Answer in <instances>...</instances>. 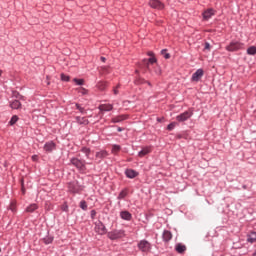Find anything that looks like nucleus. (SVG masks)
I'll return each mask as SVG.
<instances>
[{"label": "nucleus", "mask_w": 256, "mask_h": 256, "mask_svg": "<svg viewBox=\"0 0 256 256\" xmlns=\"http://www.w3.org/2000/svg\"><path fill=\"white\" fill-rule=\"evenodd\" d=\"M68 193L72 195H81L83 193L85 186H83L79 181L73 180L68 183Z\"/></svg>", "instance_id": "1"}, {"label": "nucleus", "mask_w": 256, "mask_h": 256, "mask_svg": "<svg viewBox=\"0 0 256 256\" xmlns=\"http://www.w3.org/2000/svg\"><path fill=\"white\" fill-rule=\"evenodd\" d=\"M70 163L81 173H85V171H87V162H85V160L73 157L70 159Z\"/></svg>", "instance_id": "2"}, {"label": "nucleus", "mask_w": 256, "mask_h": 256, "mask_svg": "<svg viewBox=\"0 0 256 256\" xmlns=\"http://www.w3.org/2000/svg\"><path fill=\"white\" fill-rule=\"evenodd\" d=\"M108 239H110L111 241H115L117 239H123V237H125V230L121 229V230H112L110 232H108L107 234Z\"/></svg>", "instance_id": "3"}, {"label": "nucleus", "mask_w": 256, "mask_h": 256, "mask_svg": "<svg viewBox=\"0 0 256 256\" xmlns=\"http://www.w3.org/2000/svg\"><path fill=\"white\" fill-rule=\"evenodd\" d=\"M193 117V109H188L187 111L176 116V121L178 123H185V121H189Z\"/></svg>", "instance_id": "4"}, {"label": "nucleus", "mask_w": 256, "mask_h": 256, "mask_svg": "<svg viewBox=\"0 0 256 256\" xmlns=\"http://www.w3.org/2000/svg\"><path fill=\"white\" fill-rule=\"evenodd\" d=\"M137 247L142 253H150L152 249L151 243L147 240H140Z\"/></svg>", "instance_id": "5"}, {"label": "nucleus", "mask_w": 256, "mask_h": 256, "mask_svg": "<svg viewBox=\"0 0 256 256\" xmlns=\"http://www.w3.org/2000/svg\"><path fill=\"white\" fill-rule=\"evenodd\" d=\"M244 46H245V44H243L239 41H232V42H230V44L228 46H226V51H229L231 53H233L235 51H241V49H243Z\"/></svg>", "instance_id": "6"}, {"label": "nucleus", "mask_w": 256, "mask_h": 256, "mask_svg": "<svg viewBox=\"0 0 256 256\" xmlns=\"http://www.w3.org/2000/svg\"><path fill=\"white\" fill-rule=\"evenodd\" d=\"M94 225H95L94 227L95 233H97L98 235H106L107 227H105V224H103V222L97 221L94 223Z\"/></svg>", "instance_id": "7"}, {"label": "nucleus", "mask_w": 256, "mask_h": 256, "mask_svg": "<svg viewBox=\"0 0 256 256\" xmlns=\"http://www.w3.org/2000/svg\"><path fill=\"white\" fill-rule=\"evenodd\" d=\"M99 115L103 116L105 113L109 111H113V104H100L99 107Z\"/></svg>", "instance_id": "8"}, {"label": "nucleus", "mask_w": 256, "mask_h": 256, "mask_svg": "<svg viewBox=\"0 0 256 256\" xmlns=\"http://www.w3.org/2000/svg\"><path fill=\"white\" fill-rule=\"evenodd\" d=\"M57 149V144H55V142L53 141H48L44 144V151H46V153H53V151H55Z\"/></svg>", "instance_id": "9"}, {"label": "nucleus", "mask_w": 256, "mask_h": 256, "mask_svg": "<svg viewBox=\"0 0 256 256\" xmlns=\"http://www.w3.org/2000/svg\"><path fill=\"white\" fill-rule=\"evenodd\" d=\"M149 5L152 9L161 10L165 8V5L159 0H150Z\"/></svg>", "instance_id": "10"}, {"label": "nucleus", "mask_w": 256, "mask_h": 256, "mask_svg": "<svg viewBox=\"0 0 256 256\" xmlns=\"http://www.w3.org/2000/svg\"><path fill=\"white\" fill-rule=\"evenodd\" d=\"M173 239V234L169 230H164L162 233V240L164 243H169Z\"/></svg>", "instance_id": "11"}, {"label": "nucleus", "mask_w": 256, "mask_h": 256, "mask_svg": "<svg viewBox=\"0 0 256 256\" xmlns=\"http://www.w3.org/2000/svg\"><path fill=\"white\" fill-rule=\"evenodd\" d=\"M213 15H215V11L213 10V8H209L206 11L203 12L202 16L203 19L205 21H209V19H211L213 17Z\"/></svg>", "instance_id": "12"}, {"label": "nucleus", "mask_w": 256, "mask_h": 256, "mask_svg": "<svg viewBox=\"0 0 256 256\" xmlns=\"http://www.w3.org/2000/svg\"><path fill=\"white\" fill-rule=\"evenodd\" d=\"M120 218L123 219V221H131L133 219V215L129 211L123 210L120 212Z\"/></svg>", "instance_id": "13"}, {"label": "nucleus", "mask_w": 256, "mask_h": 256, "mask_svg": "<svg viewBox=\"0 0 256 256\" xmlns=\"http://www.w3.org/2000/svg\"><path fill=\"white\" fill-rule=\"evenodd\" d=\"M142 63L144 65V67H146V69L149 71V65H153V63H157V58L154 57H150L149 59H143Z\"/></svg>", "instance_id": "14"}, {"label": "nucleus", "mask_w": 256, "mask_h": 256, "mask_svg": "<svg viewBox=\"0 0 256 256\" xmlns=\"http://www.w3.org/2000/svg\"><path fill=\"white\" fill-rule=\"evenodd\" d=\"M127 119H129V115L127 114H122L119 116H116L114 118L111 119L112 123H121L122 121H127Z\"/></svg>", "instance_id": "15"}, {"label": "nucleus", "mask_w": 256, "mask_h": 256, "mask_svg": "<svg viewBox=\"0 0 256 256\" xmlns=\"http://www.w3.org/2000/svg\"><path fill=\"white\" fill-rule=\"evenodd\" d=\"M203 75H204V71H203V69L200 68V69L196 70L195 73L192 74L191 79H192V81L197 82L201 79V77H203Z\"/></svg>", "instance_id": "16"}, {"label": "nucleus", "mask_w": 256, "mask_h": 256, "mask_svg": "<svg viewBox=\"0 0 256 256\" xmlns=\"http://www.w3.org/2000/svg\"><path fill=\"white\" fill-rule=\"evenodd\" d=\"M125 175H126V177H128V179H135V177H137V175H139V173L133 169H127L125 171Z\"/></svg>", "instance_id": "17"}, {"label": "nucleus", "mask_w": 256, "mask_h": 256, "mask_svg": "<svg viewBox=\"0 0 256 256\" xmlns=\"http://www.w3.org/2000/svg\"><path fill=\"white\" fill-rule=\"evenodd\" d=\"M11 109H21L22 104L20 100H12L9 102Z\"/></svg>", "instance_id": "18"}, {"label": "nucleus", "mask_w": 256, "mask_h": 256, "mask_svg": "<svg viewBox=\"0 0 256 256\" xmlns=\"http://www.w3.org/2000/svg\"><path fill=\"white\" fill-rule=\"evenodd\" d=\"M76 123H78V125H89V120H87V118L85 117H81V116H76Z\"/></svg>", "instance_id": "19"}, {"label": "nucleus", "mask_w": 256, "mask_h": 256, "mask_svg": "<svg viewBox=\"0 0 256 256\" xmlns=\"http://www.w3.org/2000/svg\"><path fill=\"white\" fill-rule=\"evenodd\" d=\"M135 85H144V83H146L147 85H149L151 87V82L146 81L145 79L141 78V77H137L134 80Z\"/></svg>", "instance_id": "20"}, {"label": "nucleus", "mask_w": 256, "mask_h": 256, "mask_svg": "<svg viewBox=\"0 0 256 256\" xmlns=\"http://www.w3.org/2000/svg\"><path fill=\"white\" fill-rule=\"evenodd\" d=\"M247 242L248 243H255L256 242V232L252 231L249 234H247Z\"/></svg>", "instance_id": "21"}, {"label": "nucleus", "mask_w": 256, "mask_h": 256, "mask_svg": "<svg viewBox=\"0 0 256 256\" xmlns=\"http://www.w3.org/2000/svg\"><path fill=\"white\" fill-rule=\"evenodd\" d=\"M108 156H109V152H107V150H101L96 153L97 159H105V157H108Z\"/></svg>", "instance_id": "22"}, {"label": "nucleus", "mask_w": 256, "mask_h": 256, "mask_svg": "<svg viewBox=\"0 0 256 256\" xmlns=\"http://www.w3.org/2000/svg\"><path fill=\"white\" fill-rule=\"evenodd\" d=\"M175 251H177V253L182 254L184 251H187V246H185V245H183L181 243H178L175 246Z\"/></svg>", "instance_id": "23"}, {"label": "nucleus", "mask_w": 256, "mask_h": 256, "mask_svg": "<svg viewBox=\"0 0 256 256\" xmlns=\"http://www.w3.org/2000/svg\"><path fill=\"white\" fill-rule=\"evenodd\" d=\"M12 97L17 101H25V97L17 91H12Z\"/></svg>", "instance_id": "24"}, {"label": "nucleus", "mask_w": 256, "mask_h": 256, "mask_svg": "<svg viewBox=\"0 0 256 256\" xmlns=\"http://www.w3.org/2000/svg\"><path fill=\"white\" fill-rule=\"evenodd\" d=\"M80 151H81V153H84V155L86 156L87 159H91V157H90V155H91V148L82 147Z\"/></svg>", "instance_id": "25"}, {"label": "nucleus", "mask_w": 256, "mask_h": 256, "mask_svg": "<svg viewBox=\"0 0 256 256\" xmlns=\"http://www.w3.org/2000/svg\"><path fill=\"white\" fill-rule=\"evenodd\" d=\"M37 209H39V206H37V204H30V205L26 208V212H27V213H34V211H37Z\"/></svg>", "instance_id": "26"}, {"label": "nucleus", "mask_w": 256, "mask_h": 256, "mask_svg": "<svg viewBox=\"0 0 256 256\" xmlns=\"http://www.w3.org/2000/svg\"><path fill=\"white\" fill-rule=\"evenodd\" d=\"M121 151V145L114 144L112 145L111 153L112 155H117Z\"/></svg>", "instance_id": "27"}, {"label": "nucleus", "mask_w": 256, "mask_h": 256, "mask_svg": "<svg viewBox=\"0 0 256 256\" xmlns=\"http://www.w3.org/2000/svg\"><path fill=\"white\" fill-rule=\"evenodd\" d=\"M151 153V149L149 148H143L139 153V157H145V155H149Z\"/></svg>", "instance_id": "28"}, {"label": "nucleus", "mask_w": 256, "mask_h": 256, "mask_svg": "<svg viewBox=\"0 0 256 256\" xmlns=\"http://www.w3.org/2000/svg\"><path fill=\"white\" fill-rule=\"evenodd\" d=\"M127 195H128L127 189H123V190L119 193L117 199H118L119 201H121V200L125 199V197H127Z\"/></svg>", "instance_id": "29"}, {"label": "nucleus", "mask_w": 256, "mask_h": 256, "mask_svg": "<svg viewBox=\"0 0 256 256\" xmlns=\"http://www.w3.org/2000/svg\"><path fill=\"white\" fill-rule=\"evenodd\" d=\"M8 209L10 211H12V213H16L17 212V203L15 201H11Z\"/></svg>", "instance_id": "30"}, {"label": "nucleus", "mask_w": 256, "mask_h": 256, "mask_svg": "<svg viewBox=\"0 0 256 256\" xmlns=\"http://www.w3.org/2000/svg\"><path fill=\"white\" fill-rule=\"evenodd\" d=\"M17 121H19V116L13 115L9 121V125L13 126L15 123H17Z\"/></svg>", "instance_id": "31"}, {"label": "nucleus", "mask_w": 256, "mask_h": 256, "mask_svg": "<svg viewBox=\"0 0 256 256\" xmlns=\"http://www.w3.org/2000/svg\"><path fill=\"white\" fill-rule=\"evenodd\" d=\"M98 89H100V91H105V89L107 88V82H99L97 84Z\"/></svg>", "instance_id": "32"}, {"label": "nucleus", "mask_w": 256, "mask_h": 256, "mask_svg": "<svg viewBox=\"0 0 256 256\" xmlns=\"http://www.w3.org/2000/svg\"><path fill=\"white\" fill-rule=\"evenodd\" d=\"M75 107H76V109H77L78 111H80V113H81L82 115H85V113H87V112L85 111V108L82 107L81 104L76 103V104H75Z\"/></svg>", "instance_id": "33"}, {"label": "nucleus", "mask_w": 256, "mask_h": 256, "mask_svg": "<svg viewBox=\"0 0 256 256\" xmlns=\"http://www.w3.org/2000/svg\"><path fill=\"white\" fill-rule=\"evenodd\" d=\"M45 245H51V243H53V236H46L44 239H43Z\"/></svg>", "instance_id": "34"}, {"label": "nucleus", "mask_w": 256, "mask_h": 256, "mask_svg": "<svg viewBox=\"0 0 256 256\" xmlns=\"http://www.w3.org/2000/svg\"><path fill=\"white\" fill-rule=\"evenodd\" d=\"M80 209H82V211H87V209H88L87 201H85V200L80 201Z\"/></svg>", "instance_id": "35"}, {"label": "nucleus", "mask_w": 256, "mask_h": 256, "mask_svg": "<svg viewBox=\"0 0 256 256\" xmlns=\"http://www.w3.org/2000/svg\"><path fill=\"white\" fill-rule=\"evenodd\" d=\"M247 54L248 55H256V47L255 46H251L247 49Z\"/></svg>", "instance_id": "36"}, {"label": "nucleus", "mask_w": 256, "mask_h": 256, "mask_svg": "<svg viewBox=\"0 0 256 256\" xmlns=\"http://www.w3.org/2000/svg\"><path fill=\"white\" fill-rule=\"evenodd\" d=\"M161 55H163L165 59H171V54L167 53V49L161 50Z\"/></svg>", "instance_id": "37"}, {"label": "nucleus", "mask_w": 256, "mask_h": 256, "mask_svg": "<svg viewBox=\"0 0 256 256\" xmlns=\"http://www.w3.org/2000/svg\"><path fill=\"white\" fill-rule=\"evenodd\" d=\"M176 125H177V123H175V122H172V123L168 124L167 130L168 131H173V129H175Z\"/></svg>", "instance_id": "38"}, {"label": "nucleus", "mask_w": 256, "mask_h": 256, "mask_svg": "<svg viewBox=\"0 0 256 256\" xmlns=\"http://www.w3.org/2000/svg\"><path fill=\"white\" fill-rule=\"evenodd\" d=\"M73 81L76 83V85H83L85 83V80L83 79L74 78Z\"/></svg>", "instance_id": "39"}, {"label": "nucleus", "mask_w": 256, "mask_h": 256, "mask_svg": "<svg viewBox=\"0 0 256 256\" xmlns=\"http://www.w3.org/2000/svg\"><path fill=\"white\" fill-rule=\"evenodd\" d=\"M121 87L120 84H118L114 89H113V93L114 95H119V88Z\"/></svg>", "instance_id": "40"}, {"label": "nucleus", "mask_w": 256, "mask_h": 256, "mask_svg": "<svg viewBox=\"0 0 256 256\" xmlns=\"http://www.w3.org/2000/svg\"><path fill=\"white\" fill-rule=\"evenodd\" d=\"M204 49H205L206 51H211V44H209V42H205V44H204Z\"/></svg>", "instance_id": "41"}, {"label": "nucleus", "mask_w": 256, "mask_h": 256, "mask_svg": "<svg viewBox=\"0 0 256 256\" xmlns=\"http://www.w3.org/2000/svg\"><path fill=\"white\" fill-rule=\"evenodd\" d=\"M90 217H91V219H95V217H97V211L91 210Z\"/></svg>", "instance_id": "42"}, {"label": "nucleus", "mask_w": 256, "mask_h": 256, "mask_svg": "<svg viewBox=\"0 0 256 256\" xmlns=\"http://www.w3.org/2000/svg\"><path fill=\"white\" fill-rule=\"evenodd\" d=\"M61 79H62L63 81L68 82V81H69V76H67V75H65V74H61Z\"/></svg>", "instance_id": "43"}, {"label": "nucleus", "mask_w": 256, "mask_h": 256, "mask_svg": "<svg viewBox=\"0 0 256 256\" xmlns=\"http://www.w3.org/2000/svg\"><path fill=\"white\" fill-rule=\"evenodd\" d=\"M80 93H81L82 95H87V89L81 88Z\"/></svg>", "instance_id": "44"}, {"label": "nucleus", "mask_w": 256, "mask_h": 256, "mask_svg": "<svg viewBox=\"0 0 256 256\" xmlns=\"http://www.w3.org/2000/svg\"><path fill=\"white\" fill-rule=\"evenodd\" d=\"M147 55H148V57H155V54H154L153 52H151V51H149V52L147 53Z\"/></svg>", "instance_id": "45"}, {"label": "nucleus", "mask_w": 256, "mask_h": 256, "mask_svg": "<svg viewBox=\"0 0 256 256\" xmlns=\"http://www.w3.org/2000/svg\"><path fill=\"white\" fill-rule=\"evenodd\" d=\"M100 61H102V63H105V61H107V59L102 56V57L100 58Z\"/></svg>", "instance_id": "46"}, {"label": "nucleus", "mask_w": 256, "mask_h": 256, "mask_svg": "<svg viewBox=\"0 0 256 256\" xmlns=\"http://www.w3.org/2000/svg\"><path fill=\"white\" fill-rule=\"evenodd\" d=\"M63 211H69V206H65L64 208H62Z\"/></svg>", "instance_id": "47"}, {"label": "nucleus", "mask_w": 256, "mask_h": 256, "mask_svg": "<svg viewBox=\"0 0 256 256\" xmlns=\"http://www.w3.org/2000/svg\"><path fill=\"white\" fill-rule=\"evenodd\" d=\"M117 131H118L119 133H121V131H124V129L121 128V127H118V128H117Z\"/></svg>", "instance_id": "48"}, {"label": "nucleus", "mask_w": 256, "mask_h": 256, "mask_svg": "<svg viewBox=\"0 0 256 256\" xmlns=\"http://www.w3.org/2000/svg\"><path fill=\"white\" fill-rule=\"evenodd\" d=\"M36 158H37L36 155L32 156L33 161H35Z\"/></svg>", "instance_id": "49"}, {"label": "nucleus", "mask_w": 256, "mask_h": 256, "mask_svg": "<svg viewBox=\"0 0 256 256\" xmlns=\"http://www.w3.org/2000/svg\"><path fill=\"white\" fill-rule=\"evenodd\" d=\"M3 75V70L0 69V77Z\"/></svg>", "instance_id": "50"}, {"label": "nucleus", "mask_w": 256, "mask_h": 256, "mask_svg": "<svg viewBox=\"0 0 256 256\" xmlns=\"http://www.w3.org/2000/svg\"><path fill=\"white\" fill-rule=\"evenodd\" d=\"M243 189H247V186L244 185V186H243Z\"/></svg>", "instance_id": "51"}, {"label": "nucleus", "mask_w": 256, "mask_h": 256, "mask_svg": "<svg viewBox=\"0 0 256 256\" xmlns=\"http://www.w3.org/2000/svg\"><path fill=\"white\" fill-rule=\"evenodd\" d=\"M0 253H1V248H0Z\"/></svg>", "instance_id": "52"}]
</instances>
